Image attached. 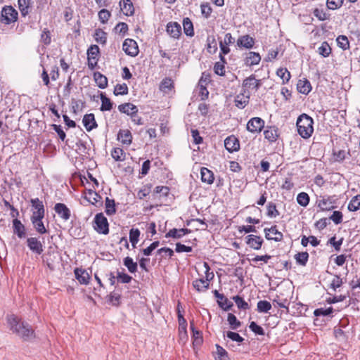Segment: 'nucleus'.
<instances>
[{"label":"nucleus","mask_w":360,"mask_h":360,"mask_svg":"<svg viewBox=\"0 0 360 360\" xmlns=\"http://www.w3.org/2000/svg\"><path fill=\"white\" fill-rule=\"evenodd\" d=\"M9 330L24 340H29L34 338V330L27 323L14 314L8 315L6 317Z\"/></svg>","instance_id":"nucleus-1"},{"label":"nucleus","mask_w":360,"mask_h":360,"mask_svg":"<svg viewBox=\"0 0 360 360\" xmlns=\"http://www.w3.org/2000/svg\"><path fill=\"white\" fill-rule=\"evenodd\" d=\"M314 120L307 114H302L297 120L296 125L298 134L303 139L309 138L314 132Z\"/></svg>","instance_id":"nucleus-2"},{"label":"nucleus","mask_w":360,"mask_h":360,"mask_svg":"<svg viewBox=\"0 0 360 360\" xmlns=\"http://www.w3.org/2000/svg\"><path fill=\"white\" fill-rule=\"evenodd\" d=\"M32 214L31 221L34 225H44L42 219L44 217V206L43 202L38 198L31 200Z\"/></svg>","instance_id":"nucleus-3"},{"label":"nucleus","mask_w":360,"mask_h":360,"mask_svg":"<svg viewBox=\"0 0 360 360\" xmlns=\"http://www.w3.org/2000/svg\"><path fill=\"white\" fill-rule=\"evenodd\" d=\"M18 11L12 6H5L2 8L1 22L6 25L15 22L18 20Z\"/></svg>","instance_id":"nucleus-4"},{"label":"nucleus","mask_w":360,"mask_h":360,"mask_svg":"<svg viewBox=\"0 0 360 360\" xmlns=\"http://www.w3.org/2000/svg\"><path fill=\"white\" fill-rule=\"evenodd\" d=\"M100 50L96 44H92L87 49L88 67L90 70H94L97 65Z\"/></svg>","instance_id":"nucleus-5"},{"label":"nucleus","mask_w":360,"mask_h":360,"mask_svg":"<svg viewBox=\"0 0 360 360\" xmlns=\"http://www.w3.org/2000/svg\"><path fill=\"white\" fill-rule=\"evenodd\" d=\"M264 124L265 122L262 118L252 117L248 122L246 129L252 134L259 133L264 128Z\"/></svg>","instance_id":"nucleus-6"},{"label":"nucleus","mask_w":360,"mask_h":360,"mask_svg":"<svg viewBox=\"0 0 360 360\" xmlns=\"http://www.w3.org/2000/svg\"><path fill=\"white\" fill-rule=\"evenodd\" d=\"M210 82V75L209 73L205 72L202 73L200 79L198 82V86L200 88V96H201L202 100H205L208 98L209 91L207 89V85Z\"/></svg>","instance_id":"nucleus-7"},{"label":"nucleus","mask_w":360,"mask_h":360,"mask_svg":"<svg viewBox=\"0 0 360 360\" xmlns=\"http://www.w3.org/2000/svg\"><path fill=\"white\" fill-rule=\"evenodd\" d=\"M122 50L130 56H136L139 52L136 41L132 39H126L124 41Z\"/></svg>","instance_id":"nucleus-8"},{"label":"nucleus","mask_w":360,"mask_h":360,"mask_svg":"<svg viewBox=\"0 0 360 360\" xmlns=\"http://www.w3.org/2000/svg\"><path fill=\"white\" fill-rule=\"evenodd\" d=\"M263 134L265 139L269 143L276 141L279 136L278 129L275 126H266Z\"/></svg>","instance_id":"nucleus-9"},{"label":"nucleus","mask_w":360,"mask_h":360,"mask_svg":"<svg viewBox=\"0 0 360 360\" xmlns=\"http://www.w3.org/2000/svg\"><path fill=\"white\" fill-rule=\"evenodd\" d=\"M117 139L123 146H129L132 143L133 136L129 129H120L117 135Z\"/></svg>","instance_id":"nucleus-10"},{"label":"nucleus","mask_w":360,"mask_h":360,"mask_svg":"<svg viewBox=\"0 0 360 360\" xmlns=\"http://www.w3.org/2000/svg\"><path fill=\"white\" fill-rule=\"evenodd\" d=\"M54 210L59 217L63 220H68L71 216L70 210L63 203H56L54 206Z\"/></svg>","instance_id":"nucleus-11"},{"label":"nucleus","mask_w":360,"mask_h":360,"mask_svg":"<svg viewBox=\"0 0 360 360\" xmlns=\"http://www.w3.org/2000/svg\"><path fill=\"white\" fill-rule=\"evenodd\" d=\"M224 146L228 151L234 152L240 149V143L235 136L231 135L224 140Z\"/></svg>","instance_id":"nucleus-12"},{"label":"nucleus","mask_w":360,"mask_h":360,"mask_svg":"<svg viewBox=\"0 0 360 360\" xmlns=\"http://www.w3.org/2000/svg\"><path fill=\"white\" fill-rule=\"evenodd\" d=\"M245 239L247 245L254 250H259L263 243V239L260 236L252 234L247 236Z\"/></svg>","instance_id":"nucleus-13"},{"label":"nucleus","mask_w":360,"mask_h":360,"mask_svg":"<svg viewBox=\"0 0 360 360\" xmlns=\"http://www.w3.org/2000/svg\"><path fill=\"white\" fill-rule=\"evenodd\" d=\"M276 226H271L264 229L265 237L267 240L281 241L283 238V233L278 231Z\"/></svg>","instance_id":"nucleus-14"},{"label":"nucleus","mask_w":360,"mask_h":360,"mask_svg":"<svg viewBox=\"0 0 360 360\" xmlns=\"http://www.w3.org/2000/svg\"><path fill=\"white\" fill-rule=\"evenodd\" d=\"M76 279L80 284L87 285L89 283L90 275L89 273L82 268H76L74 271Z\"/></svg>","instance_id":"nucleus-15"},{"label":"nucleus","mask_w":360,"mask_h":360,"mask_svg":"<svg viewBox=\"0 0 360 360\" xmlns=\"http://www.w3.org/2000/svg\"><path fill=\"white\" fill-rule=\"evenodd\" d=\"M167 32L170 37L178 39L181 34V25L176 22H170L167 25Z\"/></svg>","instance_id":"nucleus-16"},{"label":"nucleus","mask_w":360,"mask_h":360,"mask_svg":"<svg viewBox=\"0 0 360 360\" xmlns=\"http://www.w3.org/2000/svg\"><path fill=\"white\" fill-rule=\"evenodd\" d=\"M82 123L86 130L88 131H90L98 127L95 120V116L93 113L86 114L83 117Z\"/></svg>","instance_id":"nucleus-17"},{"label":"nucleus","mask_w":360,"mask_h":360,"mask_svg":"<svg viewBox=\"0 0 360 360\" xmlns=\"http://www.w3.org/2000/svg\"><path fill=\"white\" fill-rule=\"evenodd\" d=\"M297 91L304 95H307L311 91V85L307 78H302L298 80L297 84Z\"/></svg>","instance_id":"nucleus-18"},{"label":"nucleus","mask_w":360,"mask_h":360,"mask_svg":"<svg viewBox=\"0 0 360 360\" xmlns=\"http://www.w3.org/2000/svg\"><path fill=\"white\" fill-rule=\"evenodd\" d=\"M29 248L34 252L40 255L43 252V246L41 243L36 238H29L27 240Z\"/></svg>","instance_id":"nucleus-19"},{"label":"nucleus","mask_w":360,"mask_h":360,"mask_svg":"<svg viewBox=\"0 0 360 360\" xmlns=\"http://www.w3.org/2000/svg\"><path fill=\"white\" fill-rule=\"evenodd\" d=\"M120 6L126 16H131L134 14V4L131 0H121Z\"/></svg>","instance_id":"nucleus-20"},{"label":"nucleus","mask_w":360,"mask_h":360,"mask_svg":"<svg viewBox=\"0 0 360 360\" xmlns=\"http://www.w3.org/2000/svg\"><path fill=\"white\" fill-rule=\"evenodd\" d=\"M262 83L261 80L256 79L255 77L252 75L250 77H247L243 81V86L248 89H251L255 91H257L260 87Z\"/></svg>","instance_id":"nucleus-21"},{"label":"nucleus","mask_w":360,"mask_h":360,"mask_svg":"<svg viewBox=\"0 0 360 360\" xmlns=\"http://www.w3.org/2000/svg\"><path fill=\"white\" fill-rule=\"evenodd\" d=\"M255 39L248 34L241 36L237 40L238 46L244 47L245 49H252L255 45Z\"/></svg>","instance_id":"nucleus-22"},{"label":"nucleus","mask_w":360,"mask_h":360,"mask_svg":"<svg viewBox=\"0 0 360 360\" xmlns=\"http://www.w3.org/2000/svg\"><path fill=\"white\" fill-rule=\"evenodd\" d=\"M118 110L120 112L127 114L131 116L133 114H137L138 108L136 105L131 103H125L118 106Z\"/></svg>","instance_id":"nucleus-23"},{"label":"nucleus","mask_w":360,"mask_h":360,"mask_svg":"<svg viewBox=\"0 0 360 360\" xmlns=\"http://www.w3.org/2000/svg\"><path fill=\"white\" fill-rule=\"evenodd\" d=\"M32 3V0H18V8L23 17L30 13Z\"/></svg>","instance_id":"nucleus-24"},{"label":"nucleus","mask_w":360,"mask_h":360,"mask_svg":"<svg viewBox=\"0 0 360 360\" xmlns=\"http://www.w3.org/2000/svg\"><path fill=\"white\" fill-rule=\"evenodd\" d=\"M261 61V56L259 53L250 51L248 53L245 64L248 66L258 65Z\"/></svg>","instance_id":"nucleus-25"},{"label":"nucleus","mask_w":360,"mask_h":360,"mask_svg":"<svg viewBox=\"0 0 360 360\" xmlns=\"http://www.w3.org/2000/svg\"><path fill=\"white\" fill-rule=\"evenodd\" d=\"M214 294L218 299L219 305L224 309L229 310L233 306V304L223 294L219 293L217 290H214Z\"/></svg>","instance_id":"nucleus-26"},{"label":"nucleus","mask_w":360,"mask_h":360,"mask_svg":"<svg viewBox=\"0 0 360 360\" xmlns=\"http://www.w3.org/2000/svg\"><path fill=\"white\" fill-rule=\"evenodd\" d=\"M201 180L207 184H212L214 182V176L213 172L206 167H202L200 169Z\"/></svg>","instance_id":"nucleus-27"},{"label":"nucleus","mask_w":360,"mask_h":360,"mask_svg":"<svg viewBox=\"0 0 360 360\" xmlns=\"http://www.w3.org/2000/svg\"><path fill=\"white\" fill-rule=\"evenodd\" d=\"M210 282L204 278L196 279L193 282V288L198 292L205 291L209 288Z\"/></svg>","instance_id":"nucleus-28"},{"label":"nucleus","mask_w":360,"mask_h":360,"mask_svg":"<svg viewBox=\"0 0 360 360\" xmlns=\"http://www.w3.org/2000/svg\"><path fill=\"white\" fill-rule=\"evenodd\" d=\"M112 158L117 162H123L126 159V153L122 148L115 147L111 150Z\"/></svg>","instance_id":"nucleus-29"},{"label":"nucleus","mask_w":360,"mask_h":360,"mask_svg":"<svg viewBox=\"0 0 360 360\" xmlns=\"http://www.w3.org/2000/svg\"><path fill=\"white\" fill-rule=\"evenodd\" d=\"M94 40L101 44L105 45L107 41V33L103 31L101 28H98L95 30L94 34L93 35Z\"/></svg>","instance_id":"nucleus-30"},{"label":"nucleus","mask_w":360,"mask_h":360,"mask_svg":"<svg viewBox=\"0 0 360 360\" xmlns=\"http://www.w3.org/2000/svg\"><path fill=\"white\" fill-rule=\"evenodd\" d=\"M94 77L97 86L100 89H105L108 86L107 77L99 72H94Z\"/></svg>","instance_id":"nucleus-31"},{"label":"nucleus","mask_w":360,"mask_h":360,"mask_svg":"<svg viewBox=\"0 0 360 360\" xmlns=\"http://www.w3.org/2000/svg\"><path fill=\"white\" fill-rule=\"evenodd\" d=\"M190 231L187 229H173L170 230L166 235L165 237H172L174 238H180L181 237L185 236Z\"/></svg>","instance_id":"nucleus-32"},{"label":"nucleus","mask_w":360,"mask_h":360,"mask_svg":"<svg viewBox=\"0 0 360 360\" xmlns=\"http://www.w3.org/2000/svg\"><path fill=\"white\" fill-rule=\"evenodd\" d=\"M84 198L88 202L93 205H96L101 199L100 195H98L96 191L91 189L85 192Z\"/></svg>","instance_id":"nucleus-33"},{"label":"nucleus","mask_w":360,"mask_h":360,"mask_svg":"<svg viewBox=\"0 0 360 360\" xmlns=\"http://www.w3.org/2000/svg\"><path fill=\"white\" fill-rule=\"evenodd\" d=\"M174 88V82L172 79L166 77L162 80L160 84V91L167 93Z\"/></svg>","instance_id":"nucleus-34"},{"label":"nucleus","mask_w":360,"mask_h":360,"mask_svg":"<svg viewBox=\"0 0 360 360\" xmlns=\"http://www.w3.org/2000/svg\"><path fill=\"white\" fill-rule=\"evenodd\" d=\"M184 32L186 35L193 37L194 35V30L193 22L188 18H185L183 20Z\"/></svg>","instance_id":"nucleus-35"},{"label":"nucleus","mask_w":360,"mask_h":360,"mask_svg":"<svg viewBox=\"0 0 360 360\" xmlns=\"http://www.w3.org/2000/svg\"><path fill=\"white\" fill-rule=\"evenodd\" d=\"M221 58V62H217L215 63L214 65V72L215 74L223 76L225 75V66L224 64L226 63L224 57L220 54Z\"/></svg>","instance_id":"nucleus-36"},{"label":"nucleus","mask_w":360,"mask_h":360,"mask_svg":"<svg viewBox=\"0 0 360 360\" xmlns=\"http://www.w3.org/2000/svg\"><path fill=\"white\" fill-rule=\"evenodd\" d=\"M318 53L321 56L326 58L328 57L331 52L332 49L329 46L328 43L327 41H323L321 46L318 48Z\"/></svg>","instance_id":"nucleus-37"},{"label":"nucleus","mask_w":360,"mask_h":360,"mask_svg":"<svg viewBox=\"0 0 360 360\" xmlns=\"http://www.w3.org/2000/svg\"><path fill=\"white\" fill-rule=\"evenodd\" d=\"M249 102V96L243 94L237 95L235 98V105L238 108H244Z\"/></svg>","instance_id":"nucleus-38"},{"label":"nucleus","mask_w":360,"mask_h":360,"mask_svg":"<svg viewBox=\"0 0 360 360\" xmlns=\"http://www.w3.org/2000/svg\"><path fill=\"white\" fill-rule=\"evenodd\" d=\"M347 207L352 212H355L360 209V194L354 196L351 199Z\"/></svg>","instance_id":"nucleus-39"},{"label":"nucleus","mask_w":360,"mask_h":360,"mask_svg":"<svg viewBox=\"0 0 360 360\" xmlns=\"http://www.w3.org/2000/svg\"><path fill=\"white\" fill-rule=\"evenodd\" d=\"M101 106L100 110L101 111H109L112 108V103L110 99L107 98L103 94H101Z\"/></svg>","instance_id":"nucleus-40"},{"label":"nucleus","mask_w":360,"mask_h":360,"mask_svg":"<svg viewBox=\"0 0 360 360\" xmlns=\"http://www.w3.org/2000/svg\"><path fill=\"white\" fill-rule=\"evenodd\" d=\"M338 47L345 51L350 48L349 41L345 35H340L336 39Z\"/></svg>","instance_id":"nucleus-41"},{"label":"nucleus","mask_w":360,"mask_h":360,"mask_svg":"<svg viewBox=\"0 0 360 360\" xmlns=\"http://www.w3.org/2000/svg\"><path fill=\"white\" fill-rule=\"evenodd\" d=\"M309 259V254L307 252H302L295 255V259L299 265L304 266Z\"/></svg>","instance_id":"nucleus-42"},{"label":"nucleus","mask_w":360,"mask_h":360,"mask_svg":"<svg viewBox=\"0 0 360 360\" xmlns=\"http://www.w3.org/2000/svg\"><path fill=\"white\" fill-rule=\"evenodd\" d=\"M276 75L282 79L283 84L288 83L290 79V73L287 68H281L278 69Z\"/></svg>","instance_id":"nucleus-43"},{"label":"nucleus","mask_w":360,"mask_h":360,"mask_svg":"<svg viewBox=\"0 0 360 360\" xmlns=\"http://www.w3.org/2000/svg\"><path fill=\"white\" fill-rule=\"evenodd\" d=\"M266 214L269 217L275 218L279 215V212L274 202H270L266 206Z\"/></svg>","instance_id":"nucleus-44"},{"label":"nucleus","mask_w":360,"mask_h":360,"mask_svg":"<svg viewBox=\"0 0 360 360\" xmlns=\"http://www.w3.org/2000/svg\"><path fill=\"white\" fill-rule=\"evenodd\" d=\"M217 352L215 354L216 360H229L227 352L221 346L217 345Z\"/></svg>","instance_id":"nucleus-45"},{"label":"nucleus","mask_w":360,"mask_h":360,"mask_svg":"<svg viewBox=\"0 0 360 360\" xmlns=\"http://www.w3.org/2000/svg\"><path fill=\"white\" fill-rule=\"evenodd\" d=\"M140 231L138 229H131L129 232V240L133 248H136V245L139 242Z\"/></svg>","instance_id":"nucleus-46"},{"label":"nucleus","mask_w":360,"mask_h":360,"mask_svg":"<svg viewBox=\"0 0 360 360\" xmlns=\"http://www.w3.org/2000/svg\"><path fill=\"white\" fill-rule=\"evenodd\" d=\"M297 202L302 207L307 206L309 203V195L305 192L300 193L297 196Z\"/></svg>","instance_id":"nucleus-47"},{"label":"nucleus","mask_w":360,"mask_h":360,"mask_svg":"<svg viewBox=\"0 0 360 360\" xmlns=\"http://www.w3.org/2000/svg\"><path fill=\"white\" fill-rule=\"evenodd\" d=\"M129 89L127 85L125 83L123 84H117L114 89V94L115 96L119 95H127L128 94Z\"/></svg>","instance_id":"nucleus-48"},{"label":"nucleus","mask_w":360,"mask_h":360,"mask_svg":"<svg viewBox=\"0 0 360 360\" xmlns=\"http://www.w3.org/2000/svg\"><path fill=\"white\" fill-rule=\"evenodd\" d=\"M227 321L232 330L238 329L241 325V323L237 319L236 316L231 313L228 314Z\"/></svg>","instance_id":"nucleus-49"},{"label":"nucleus","mask_w":360,"mask_h":360,"mask_svg":"<svg viewBox=\"0 0 360 360\" xmlns=\"http://www.w3.org/2000/svg\"><path fill=\"white\" fill-rule=\"evenodd\" d=\"M124 264L131 273H135L137 271L136 262H134L132 258L129 257L124 258Z\"/></svg>","instance_id":"nucleus-50"},{"label":"nucleus","mask_w":360,"mask_h":360,"mask_svg":"<svg viewBox=\"0 0 360 360\" xmlns=\"http://www.w3.org/2000/svg\"><path fill=\"white\" fill-rule=\"evenodd\" d=\"M115 202L112 199L106 198L105 199V212L107 214L110 215L115 213Z\"/></svg>","instance_id":"nucleus-51"},{"label":"nucleus","mask_w":360,"mask_h":360,"mask_svg":"<svg viewBox=\"0 0 360 360\" xmlns=\"http://www.w3.org/2000/svg\"><path fill=\"white\" fill-rule=\"evenodd\" d=\"M128 25L126 22H120L114 28L115 33L124 36L128 32Z\"/></svg>","instance_id":"nucleus-52"},{"label":"nucleus","mask_w":360,"mask_h":360,"mask_svg":"<svg viewBox=\"0 0 360 360\" xmlns=\"http://www.w3.org/2000/svg\"><path fill=\"white\" fill-rule=\"evenodd\" d=\"M257 311L262 313H266L271 309L270 302L266 300H261L257 302Z\"/></svg>","instance_id":"nucleus-53"},{"label":"nucleus","mask_w":360,"mask_h":360,"mask_svg":"<svg viewBox=\"0 0 360 360\" xmlns=\"http://www.w3.org/2000/svg\"><path fill=\"white\" fill-rule=\"evenodd\" d=\"M98 19L102 24H105L111 17V13L105 8L101 9L98 13Z\"/></svg>","instance_id":"nucleus-54"},{"label":"nucleus","mask_w":360,"mask_h":360,"mask_svg":"<svg viewBox=\"0 0 360 360\" xmlns=\"http://www.w3.org/2000/svg\"><path fill=\"white\" fill-rule=\"evenodd\" d=\"M314 15L321 21H324L329 18V15L323 8H316L313 11Z\"/></svg>","instance_id":"nucleus-55"},{"label":"nucleus","mask_w":360,"mask_h":360,"mask_svg":"<svg viewBox=\"0 0 360 360\" xmlns=\"http://www.w3.org/2000/svg\"><path fill=\"white\" fill-rule=\"evenodd\" d=\"M169 188L165 186H158L155 188L154 195L160 194V197H167L169 193Z\"/></svg>","instance_id":"nucleus-56"},{"label":"nucleus","mask_w":360,"mask_h":360,"mask_svg":"<svg viewBox=\"0 0 360 360\" xmlns=\"http://www.w3.org/2000/svg\"><path fill=\"white\" fill-rule=\"evenodd\" d=\"M202 269L204 270L205 274V279L207 281H210L214 278V274L212 271H210V267L207 262H203L202 265Z\"/></svg>","instance_id":"nucleus-57"},{"label":"nucleus","mask_w":360,"mask_h":360,"mask_svg":"<svg viewBox=\"0 0 360 360\" xmlns=\"http://www.w3.org/2000/svg\"><path fill=\"white\" fill-rule=\"evenodd\" d=\"M344 0H327L326 6L330 10H336L340 8Z\"/></svg>","instance_id":"nucleus-58"},{"label":"nucleus","mask_w":360,"mask_h":360,"mask_svg":"<svg viewBox=\"0 0 360 360\" xmlns=\"http://www.w3.org/2000/svg\"><path fill=\"white\" fill-rule=\"evenodd\" d=\"M201 13L205 18H208L211 15L212 8H211L209 3L202 4L200 6Z\"/></svg>","instance_id":"nucleus-59"},{"label":"nucleus","mask_w":360,"mask_h":360,"mask_svg":"<svg viewBox=\"0 0 360 360\" xmlns=\"http://www.w3.org/2000/svg\"><path fill=\"white\" fill-rule=\"evenodd\" d=\"M236 304L239 309H247L249 307L248 302H246L241 297L236 295L233 297Z\"/></svg>","instance_id":"nucleus-60"},{"label":"nucleus","mask_w":360,"mask_h":360,"mask_svg":"<svg viewBox=\"0 0 360 360\" xmlns=\"http://www.w3.org/2000/svg\"><path fill=\"white\" fill-rule=\"evenodd\" d=\"M41 41L46 45H49L51 41L50 31L45 28L41 34Z\"/></svg>","instance_id":"nucleus-61"},{"label":"nucleus","mask_w":360,"mask_h":360,"mask_svg":"<svg viewBox=\"0 0 360 360\" xmlns=\"http://www.w3.org/2000/svg\"><path fill=\"white\" fill-rule=\"evenodd\" d=\"M333 311V307H328V308H326V309H324V308H319V309H316L314 311V314L316 316H328V315H330Z\"/></svg>","instance_id":"nucleus-62"},{"label":"nucleus","mask_w":360,"mask_h":360,"mask_svg":"<svg viewBox=\"0 0 360 360\" xmlns=\"http://www.w3.org/2000/svg\"><path fill=\"white\" fill-rule=\"evenodd\" d=\"M4 204L6 207L10 210V215L13 218H18L19 216V212L17 209H15L12 205L10 204L6 200H4Z\"/></svg>","instance_id":"nucleus-63"},{"label":"nucleus","mask_w":360,"mask_h":360,"mask_svg":"<svg viewBox=\"0 0 360 360\" xmlns=\"http://www.w3.org/2000/svg\"><path fill=\"white\" fill-rule=\"evenodd\" d=\"M333 155L335 161L342 162L346 158V151L345 150H333Z\"/></svg>","instance_id":"nucleus-64"}]
</instances>
